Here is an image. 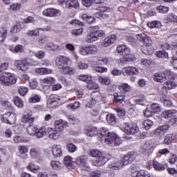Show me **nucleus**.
I'll return each mask as SVG.
<instances>
[{
	"instance_id": "f257e3e1",
	"label": "nucleus",
	"mask_w": 177,
	"mask_h": 177,
	"mask_svg": "<svg viewBox=\"0 0 177 177\" xmlns=\"http://www.w3.org/2000/svg\"><path fill=\"white\" fill-rule=\"evenodd\" d=\"M97 135H100L101 139L104 140L106 145H110L112 147L114 146H120L122 141L121 138L115 133L109 131L105 127H102L97 133Z\"/></svg>"
},
{
	"instance_id": "338daca9",
	"label": "nucleus",
	"mask_w": 177,
	"mask_h": 177,
	"mask_svg": "<svg viewBox=\"0 0 177 177\" xmlns=\"http://www.w3.org/2000/svg\"><path fill=\"white\" fill-rule=\"evenodd\" d=\"M142 44L146 47H150L151 46V44H153V41H151V39H150V37L147 35L145 39H144Z\"/></svg>"
},
{
	"instance_id": "e433bc0d",
	"label": "nucleus",
	"mask_w": 177,
	"mask_h": 177,
	"mask_svg": "<svg viewBox=\"0 0 177 177\" xmlns=\"http://www.w3.org/2000/svg\"><path fill=\"white\" fill-rule=\"evenodd\" d=\"M13 102L15 106H17V107H19V109H23V107L24 106V102L21 100V98H20V97H14Z\"/></svg>"
},
{
	"instance_id": "a878e982",
	"label": "nucleus",
	"mask_w": 177,
	"mask_h": 177,
	"mask_svg": "<svg viewBox=\"0 0 177 177\" xmlns=\"http://www.w3.org/2000/svg\"><path fill=\"white\" fill-rule=\"evenodd\" d=\"M21 122L25 124H32V122H34V117H32V114L30 113L24 115L22 117Z\"/></svg>"
},
{
	"instance_id": "de8ad7c7",
	"label": "nucleus",
	"mask_w": 177,
	"mask_h": 177,
	"mask_svg": "<svg viewBox=\"0 0 177 177\" xmlns=\"http://www.w3.org/2000/svg\"><path fill=\"white\" fill-rule=\"evenodd\" d=\"M28 37H38L39 35V29H34L32 30H28L26 32Z\"/></svg>"
},
{
	"instance_id": "f03ea898",
	"label": "nucleus",
	"mask_w": 177,
	"mask_h": 177,
	"mask_svg": "<svg viewBox=\"0 0 177 177\" xmlns=\"http://www.w3.org/2000/svg\"><path fill=\"white\" fill-rule=\"evenodd\" d=\"M133 156H135V153L129 152L124 156L122 160L117 158L111 159L109 162L108 168L113 171L121 169L124 165H128V164L133 161Z\"/></svg>"
},
{
	"instance_id": "f704fd0d",
	"label": "nucleus",
	"mask_w": 177,
	"mask_h": 177,
	"mask_svg": "<svg viewBox=\"0 0 177 177\" xmlns=\"http://www.w3.org/2000/svg\"><path fill=\"white\" fill-rule=\"evenodd\" d=\"M106 118V121L109 122V124H111V125H115V124H117V118H115L114 114H108Z\"/></svg>"
},
{
	"instance_id": "7c9ffc66",
	"label": "nucleus",
	"mask_w": 177,
	"mask_h": 177,
	"mask_svg": "<svg viewBox=\"0 0 177 177\" xmlns=\"http://www.w3.org/2000/svg\"><path fill=\"white\" fill-rule=\"evenodd\" d=\"M60 70H62L63 74L65 75L69 74V75H73V74H75V70L70 66H64L63 68H61Z\"/></svg>"
},
{
	"instance_id": "5fc2aeb1",
	"label": "nucleus",
	"mask_w": 177,
	"mask_h": 177,
	"mask_svg": "<svg viewBox=\"0 0 177 177\" xmlns=\"http://www.w3.org/2000/svg\"><path fill=\"white\" fill-rule=\"evenodd\" d=\"M120 90L124 93H128V92H131V86L127 83L122 84L120 86Z\"/></svg>"
},
{
	"instance_id": "0e129e2a",
	"label": "nucleus",
	"mask_w": 177,
	"mask_h": 177,
	"mask_svg": "<svg viewBox=\"0 0 177 177\" xmlns=\"http://www.w3.org/2000/svg\"><path fill=\"white\" fill-rule=\"evenodd\" d=\"M90 154L91 157H95L97 158L100 157L103 153L99 150L93 149L92 151H91Z\"/></svg>"
},
{
	"instance_id": "09e8293b",
	"label": "nucleus",
	"mask_w": 177,
	"mask_h": 177,
	"mask_svg": "<svg viewBox=\"0 0 177 177\" xmlns=\"http://www.w3.org/2000/svg\"><path fill=\"white\" fill-rule=\"evenodd\" d=\"M8 35V30L6 28H2L0 30V42H3Z\"/></svg>"
},
{
	"instance_id": "20e7f679",
	"label": "nucleus",
	"mask_w": 177,
	"mask_h": 177,
	"mask_svg": "<svg viewBox=\"0 0 177 177\" xmlns=\"http://www.w3.org/2000/svg\"><path fill=\"white\" fill-rule=\"evenodd\" d=\"M0 82L5 86H10L17 82V77L10 73H3L0 76Z\"/></svg>"
},
{
	"instance_id": "2eb2a0df",
	"label": "nucleus",
	"mask_w": 177,
	"mask_h": 177,
	"mask_svg": "<svg viewBox=\"0 0 177 177\" xmlns=\"http://www.w3.org/2000/svg\"><path fill=\"white\" fill-rule=\"evenodd\" d=\"M18 154L22 160H27L28 158V147L19 145L18 147Z\"/></svg>"
},
{
	"instance_id": "473e14b6",
	"label": "nucleus",
	"mask_w": 177,
	"mask_h": 177,
	"mask_svg": "<svg viewBox=\"0 0 177 177\" xmlns=\"http://www.w3.org/2000/svg\"><path fill=\"white\" fill-rule=\"evenodd\" d=\"M64 164L67 167V168H73L74 165H73V158L71 156H66L64 158Z\"/></svg>"
},
{
	"instance_id": "7ed1b4c3",
	"label": "nucleus",
	"mask_w": 177,
	"mask_h": 177,
	"mask_svg": "<svg viewBox=\"0 0 177 177\" xmlns=\"http://www.w3.org/2000/svg\"><path fill=\"white\" fill-rule=\"evenodd\" d=\"M106 33L103 30H100L99 26L90 27V32L86 36L85 41L88 44L97 41L99 38H104Z\"/></svg>"
},
{
	"instance_id": "a19ab883",
	"label": "nucleus",
	"mask_w": 177,
	"mask_h": 177,
	"mask_svg": "<svg viewBox=\"0 0 177 177\" xmlns=\"http://www.w3.org/2000/svg\"><path fill=\"white\" fill-rule=\"evenodd\" d=\"M163 85L167 89H168V91H171V89H175V88H176V84L169 80L165 82Z\"/></svg>"
},
{
	"instance_id": "39448f33",
	"label": "nucleus",
	"mask_w": 177,
	"mask_h": 177,
	"mask_svg": "<svg viewBox=\"0 0 177 177\" xmlns=\"http://www.w3.org/2000/svg\"><path fill=\"white\" fill-rule=\"evenodd\" d=\"M118 53L123 55L124 62H133L135 56L131 54V49L125 45H120L117 47Z\"/></svg>"
},
{
	"instance_id": "72a5a7b5",
	"label": "nucleus",
	"mask_w": 177,
	"mask_h": 177,
	"mask_svg": "<svg viewBox=\"0 0 177 177\" xmlns=\"http://www.w3.org/2000/svg\"><path fill=\"white\" fill-rule=\"evenodd\" d=\"M46 135V127H41L40 129H37L35 133L36 138L39 139L41 138H44Z\"/></svg>"
},
{
	"instance_id": "ea45409f",
	"label": "nucleus",
	"mask_w": 177,
	"mask_h": 177,
	"mask_svg": "<svg viewBox=\"0 0 177 177\" xmlns=\"http://www.w3.org/2000/svg\"><path fill=\"white\" fill-rule=\"evenodd\" d=\"M50 167L53 169H62L63 168V164L58 160H52L50 162Z\"/></svg>"
},
{
	"instance_id": "bf43d9fd",
	"label": "nucleus",
	"mask_w": 177,
	"mask_h": 177,
	"mask_svg": "<svg viewBox=\"0 0 177 177\" xmlns=\"http://www.w3.org/2000/svg\"><path fill=\"white\" fill-rule=\"evenodd\" d=\"M27 92H28V88L26 86H21L18 88V93L21 96H26V95H27Z\"/></svg>"
},
{
	"instance_id": "423d86ee",
	"label": "nucleus",
	"mask_w": 177,
	"mask_h": 177,
	"mask_svg": "<svg viewBox=\"0 0 177 177\" xmlns=\"http://www.w3.org/2000/svg\"><path fill=\"white\" fill-rule=\"evenodd\" d=\"M124 127H122V131H124L127 135H135L139 132V127L137 124H132L129 123H124Z\"/></svg>"
},
{
	"instance_id": "bb28decb",
	"label": "nucleus",
	"mask_w": 177,
	"mask_h": 177,
	"mask_svg": "<svg viewBox=\"0 0 177 177\" xmlns=\"http://www.w3.org/2000/svg\"><path fill=\"white\" fill-rule=\"evenodd\" d=\"M86 135L88 136H90L91 138H93V136H96L97 135L98 131H97V127H88L86 131H85Z\"/></svg>"
},
{
	"instance_id": "c9c22d12",
	"label": "nucleus",
	"mask_w": 177,
	"mask_h": 177,
	"mask_svg": "<svg viewBox=\"0 0 177 177\" xmlns=\"http://www.w3.org/2000/svg\"><path fill=\"white\" fill-rule=\"evenodd\" d=\"M35 73L40 74V75H44L46 74H50V73H52V70L46 68H38L35 69Z\"/></svg>"
},
{
	"instance_id": "37998d69",
	"label": "nucleus",
	"mask_w": 177,
	"mask_h": 177,
	"mask_svg": "<svg viewBox=\"0 0 177 177\" xmlns=\"http://www.w3.org/2000/svg\"><path fill=\"white\" fill-rule=\"evenodd\" d=\"M37 131H38V129H37V127L33 125H30L27 128V132L28 135H30V136H35Z\"/></svg>"
},
{
	"instance_id": "4c0bfd02",
	"label": "nucleus",
	"mask_w": 177,
	"mask_h": 177,
	"mask_svg": "<svg viewBox=\"0 0 177 177\" xmlns=\"http://www.w3.org/2000/svg\"><path fill=\"white\" fill-rule=\"evenodd\" d=\"M162 75L165 82H167V81H171V80H174V73H172L171 71H165Z\"/></svg>"
},
{
	"instance_id": "6e6d98bb",
	"label": "nucleus",
	"mask_w": 177,
	"mask_h": 177,
	"mask_svg": "<svg viewBox=\"0 0 177 177\" xmlns=\"http://www.w3.org/2000/svg\"><path fill=\"white\" fill-rule=\"evenodd\" d=\"M68 120L71 124L73 125H77V124H80V119L75 118V116L73 115H68Z\"/></svg>"
},
{
	"instance_id": "dca6fc26",
	"label": "nucleus",
	"mask_w": 177,
	"mask_h": 177,
	"mask_svg": "<svg viewBox=\"0 0 177 177\" xmlns=\"http://www.w3.org/2000/svg\"><path fill=\"white\" fill-rule=\"evenodd\" d=\"M169 130V124H165L159 126L155 131L154 135L156 136H164L167 132Z\"/></svg>"
},
{
	"instance_id": "393cba45",
	"label": "nucleus",
	"mask_w": 177,
	"mask_h": 177,
	"mask_svg": "<svg viewBox=\"0 0 177 177\" xmlns=\"http://www.w3.org/2000/svg\"><path fill=\"white\" fill-rule=\"evenodd\" d=\"M151 149H153V144L147 141L142 145L141 150L144 154H149V153L151 151Z\"/></svg>"
},
{
	"instance_id": "3c124183",
	"label": "nucleus",
	"mask_w": 177,
	"mask_h": 177,
	"mask_svg": "<svg viewBox=\"0 0 177 177\" xmlns=\"http://www.w3.org/2000/svg\"><path fill=\"white\" fill-rule=\"evenodd\" d=\"M30 156H32V158H37V157L39 156V149L37 148H31L30 149Z\"/></svg>"
},
{
	"instance_id": "0eeeda50",
	"label": "nucleus",
	"mask_w": 177,
	"mask_h": 177,
	"mask_svg": "<svg viewBox=\"0 0 177 177\" xmlns=\"http://www.w3.org/2000/svg\"><path fill=\"white\" fill-rule=\"evenodd\" d=\"M99 102H101L102 103H106V98L102 97L100 93L96 92L94 94V97H93L91 101L87 103L86 107L92 109V107H93V106H95V104Z\"/></svg>"
},
{
	"instance_id": "603ef678",
	"label": "nucleus",
	"mask_w": 177,
	"mask_h": 177,
	"mask_svg": "<svg viewBox=\"0 0 177 177\" xmlns=\"http://www.w3.org/2000/svg\"><path fill=\"white\" fill-rule=\"evenodd\" d=\"M41 101V96L33 94L30 98H29V103H37L38 102Z\"/></svg>"
},
{
	"instance_id": "f3484780",
	"label": "nucleus",
	"mask_w": 177,
	"mask_h": 177,
	"mask_svg": "<svg viewBox=\"0 0 177 177\" xmlns=\"http://www.w3.org/2000/svg\"><path fill=\"white\" fill-rule=\"evenodd\" d=\"M59 102H60V97H59V95L55 94L50 95L48 104H50V107H56V106L59 104Z\"/></svg>"
},
{
	"instance_id": "49530a36",
	"label": "nucleus",
	"mask_w": 177,
	"mask_h": 177,
	"mask_svg": "<svg viewBox=\"0 0 177 177\" xmlns=\"http://www.w3.org/2000/svg\"><path fill=\"white\" fill-rule=\"evenodd\" d=\"M156 56L160 59H168L169 57L168 53L164 50L156 52Z\"/></svg>"
},
{
	"instance_id": "864d4df0",
	"label": "nucleus",
	"mask_w": 177,
	"mask_h": 177,
	"mask_svg": "<svg viewBox=\"0 0 177 177\" xmlns=\"http://www.w3.org/2000/svg\"><path fill=\"white\" fill-rule=\"evenodd\" d=\"M16 114H15L14 113H10V115L8 120V122L6 124L13 125V124H16Z\"/></svg>"
},
{
	"instance_id": "8fccbe9b",
	"label": "nucleus",
	"mask_w": 177,
	"mask_h": 177,
	"mask_svg": "<svg viewBox=\"0 0 177 177\" xmlns=\"http://www.w3.org/2000/svg\"><path fill=\"white\" fill-rule=\"evenodd\" d=\"M166 20L170 23H177V16L175 14L170 13L167 17Z\"/></svg>"
},
{
	"instance_id": "aec40b11",
	"label": "nucleus",
	"mask_w": 177,
	"mask_h": 177,
	"mask_svg": "<svg viewBox=\"0 0 177 177\" xmlns=\"http://www.w3.org/2000/svg\"><path fill=\"white\" fill-rule=\"evenodd\" d=\"M106 161L107 160H106V157L102 154L101 156L97 158V159L93 161L92 164L95 167H103V165L106 164Z\"/></svg>"
},
{
	"instance_id": "6e6552de",
	"label": "nucleus",
	"mask_w": 177,
	"mask_h": 177,
	"mask_svg": "<svg viewBox=\"0 0 177 177\" xmlns=\"http://www.w3.org/2000/svg\"><path fill=\"white\" fill-rule=\"evenodd\" d=\"M88 162V157L86 156H81L76 158L75 162L78 167H80L83 171H91V167L86 163Z\"/></svg>"
},
{
	"instance_id": "e2e57ef3",
	"label": "nucleus",
	"mask_w": 177,
	"mask_h": 177,
	"mask_svg": "<svg viewBox=\"0 0 177 177\" xmlns=\"http://www.w3.org/2000/svg\"><path fill=\"white\" fill-rule=\"evenodd\" d=\"M99 82L102 84V85H110L111 80L109 77H101L99 79Z\"/></svg>"
},
{
	"instance_id": "412c9836",
	"label": "nucleus",
	"mask_w": 177,
	"mask_h": 177,
	"mask_svg": "<svg viewBox=\"0 0 177 177\" xmlns=\"http://www.w3.org/2000/svg\"><path fill=\"white\" fill-rule=\"evenodd\" d=\"M116 38H117V36H115V35H111V37L105 38L102 43L103 46L105 48H107V46H110V45L115 42Z\"/></svg>"
},
{
	"instance_id": "c756f323",
	"label": "nucleus",
	"mask_w": 177,
	"mask_h": 177,
	"mask_svg": "<svg viewBox=\"0 0 177 177\" xmlns=\"http://www.w3.org/2000/svg\"><path fill=\"white\" fill-rule=\"evenodd\" d=\"M113 102L115 103H120V102H122L125 99V95L121 93H113Z\"/></svg>"
},
{
	"instance_id": "ddd939ff",
	"label": "nucleus",
	"mask_w": 177,
	"mask_h": 177,
	"mask_svg": "<svg viewBox=\"0 0 177 177\" xmlns=\"http://www.w3.org/2000/svg\"><path fill=\"white\" fill-rule=\"evenodd\" d=\"M80 53L83 56H86V55H96L97 53V48L95 46L83 47L80 50Z\"/></svg>"
},
{
	"instance_id": "1a4fd4ad",
	"label": "nucleus",
	"mask_w": 177,
	"mask_h": 177,
	"mask_svg": "<svg viewBox=\"0 0 177 177\" xmlns=\"http://www.w3.org/2000/svg\"><path fill=\"white\" fill-rule=\"evenodd\" d=\"M70 62H71L70 58L63 55L58 56L55 59L56 66L58 67V68H59V70L64 67H66L65 66H67Z\"/></svg>"
},
{
	"instance_id": "9b49d317",
	"label": "nucleus",
	"mask_w": 177,
	"mask_h": 177,
	"mask_svg": "<svg viewBox=\"0 0 177 177\" xmlns=\"http://www.w3.org/2000/svg\"><path fill=\"white\" fill-rule=\"evenodd\" d=\"M15 66L21 71H27L28 70V61L27 59L17 60L15 62Z\"/></svg>"
},
{
	"instance_id": "a18cd8bd",
	"label": "nucleus",
	"mask_w": 177,
	"mask_h": 177,
	"mask_svg": "<svg viewBox=\"0 0 177 177\" xmlns=\"http://www.w3.org/2000/svg\"><path fill=\"white\" fill-rule=\"evenodd\" d=\"M153 124L154 123L150 119H147L143 122V128L147 129V131H149V129H150Z\"/></svg>"
},
{
	"instance_id": "9d476101",
	"label": "nucleus",
	"mask_w": 177,
	"mask_h": 177,
	"mask_svg": "<svg viewBox=\"0 0 177 177\" xmlns=\"http://www.w3.org/2000/svg\"><path fill=\"white\" fill-rule=\"evenodd\" d=\"M99 10L100 13L96 14V16L99 19H109L108 13H110V12H113V9H111V8L103 6L99 7Z\"/></svg>"
},
{
	"instance_id": "4468645a",
	"label": "nucleus",
	"mask_w": 177,
	"mask_h": 177,
	"mask_svg": "<svg viewBox=\"0 0 177 177\" xmlns=\"http://www.w3.org/2000/svg\"><path fill=\"white\" fill-rule=\"evenodd\" d=\"M48 133L49 139H53V140H57L62 138V133L59 130L53 128H48L47 131Z\"/></svg>"
},
{
	"instance_id": "6ab92c4d",
	"label": "nucleus",
	"mask_w": 177,
	"mask_h": 177,
	"mask_svg": "<svg viewBox=\"0 0 177 177\" xmlns=\"http://www.w3.org/2000/svg\"><path fill=\"white\" fill-rule=\"evenodd\" d=\"M66 9H80V3L77 0H68L66 2Z\"/></svg>"
},
{
	"instance_id": "f8f14e48",
	"label": "nucleus",
	"mask_w": 177,
	"mask_h": 177,
	"mask_svg": "<svg viewBox=\"0 0 177 177\" xmlns=\"http://www.w3.org/2000/svg\"><path fill=\"white\" fill-rule=\"evenodd\" d=\"M42 13L44 16H46L47 17H59L62 15V12L59 10L55 8H47Z\"/></svg>"
},
{
	"instance_id": "4d7b16f0",
	"label": "nucleus",
	"mask_w": 177,
	"mask_h": 177,
	"mask_svg": "<svg viewBox=\"0 0 177 177\" xmlns=\"http://www.w3.org/2000/svg\"><path fill=\"white\" fill-rule=\"evenodd\" d=\"M87 88L88 89L96 90L99 89V85H97L95 82L90 80L87 84Z\"/></svg>"
},
{
	"instance_id": "c03bdc74",
	"label": "nucleus",
	"mask_w": 177,
	"mask_h": 177,
	"mask_svg": "<svg viewBox=\"0 0 177 177\" xmlns=\"http://www.w3.org/2000/svg\"><path fill=\"white\" fill-rule=\"evenodd\" d=\"M66 148L69 153H75L77 147L73 143L69 142L66 145Z\"/></svg>"
},
{
	"instance_id": "680f3d73",
	"label": "nucleus",
	"mask_w": 177,
	"mask_h": 177,
	"mask_svg": "<svg viewBox=\"0 0 177 177\" xmlns=\"http://www.w3.org/2000/svg\"><path fill=\"white\" fill-rule=\"evenodd\" d=\"M155 81H156V82H165L164 76L162 73H155Z\"/></svg>"
},
{
	"instance_id": "c85d7f7f",
	"label": "nucleus",
	"mask_w": 177,
	"mask_h": 177,
	"mask_svg": "<svg viewBox=\"0 0 177 177\" xmlns=\"http://www.w3.org/2000/svg\"><path fill=\"white\" fill-rule=\"evenodd\" d=\"M82 19L83 20H85L88 24H92L93 23H95V21H96V19L95 17L86 13H84L82 15Z\"/></svg>"
},
{
	"instance_id": "4be33fe9",
	"label": "nucleus",
	"mask_w": 177,
	"mask_h": 177,
	"mask_svg": "<svg viewBox=\"0 0 177 177\" xmlns=\"http://www.w3.org/2000/svg\"><path fill=\"white\" fill-rule=\"evenodd\" d=\"M124 70L127 75H138L139 74V70L133 66H127L124 68Z\"/></svg>"
},
{
	"instance_id": "13d9d810",
	"label": "nucleus",
	"mask_w": 177,
	"mask_h": 177,
	"mask_svg": "<svg viewBox=\"0 0 177 177\" xmlns=\"http://www.w3.org/2000/svg\"><path fill=\"white\" fill-rule=\"evenodd\" d=\"M27 169L28 171H31V172H37L39 169V166H37L33 163H29L27 167Z\"/></svg>"
},
{
	"instance_id": "774afa93",
	"label": "nucleus",
	"mask_w": 177,
	"mask_h": 177,
	"mask_svg": "<svg viewBox=\"0 0 177 177\" xmlns=\"http://www.w3.org/2000/svg\"><path fill=\"white\" fill-rule=\"evenodd\" d=\"M68 125V122H64L58 125L57 127V129L59 132H62V131H64V128H66Z\"/></svg>"
},
{
	"instance_id": "a211bd4d",
	"label": "nucleus",
	"mask_w": 177,
	"mask_h": 177,
	"mask_svg": "<svg viewBox=\"0 0 177 177\" xmlns=\"http://www.w3.org/2000/svg\"><path fill=\"white\" fill-rule=\"evenodd\" d=\"M53 156L55 158L62 157L63 151H62V146L54 144L52 146Z\"/></svg>"
},
{
	"instance_id": "052dcab7",
	"label": "nucleus",
	"mask_w": 177,
	"mask_h": 177,
	"mask_svg": "<svg viewBox=\"0 0 177 177\" xmlns=\"http://www.w3.org/2000/svg\"><path fill=\"white\" fill-rule=\"evenodd\" d=\"M169 41L172 44L173 46H177V34L169 36Z\"/></svg>"
},
{
	"instance_id": "cd10ccee",
	"label": "nucleus",
	"mask_w": 177,
	"mask_h": 177,
	"mask_svg": "<svg viewBox=\"0 0 177 177\" xmlns=\"http://www.w3.org/2000/svg\"><path fill=\"white\" fill-rule=\"evenodd\" d=\"M175 114H176V110L170 109V110L165 111L164 112H162L161 115L162 118L167 119V118H171L174 117Z\"/></svg>"
},
{
	"instance_id": "2f4dec72",
	"label": "nucleus",
	"mask_w": 177,
	"mask_h": 177,
	"mask_svg": "<svg viewBox=\"0 0 177 177\" xmlns=\"http://www.w3.org/2000/svg\"><path fill=\"white\" fill-rule=\"evenodd\" d=\"M149 28H161L162 24L160 21H152L147 24Z\"/></svg>"
},
{
	"instance_id": "79ce46f5",
	"label": "nucleus",
	"mask_w": 177,
	"mask_h": 177,
	"mask_svg": "<svg viewBox=\"0 0 177 177\" xmlns=\"http://www.w3.org/2000/svg\"><path fill=\"white\" fill-rule=\"evenodd\" d=\"M175 134H167L164 138L165 145H169V143H172V141L175 139Z\"/></svg>"
},
{
	"instance_id": "5701e85b",
	"label": "nucleus",
	"mask_w": 177,
	"mask_h": 177,
	"mask_svg": "<svg viewBox=\"0 0 177 177\" xmlns=\"http://www.w3.org/2000/svg\"><path fill=\"white\" fill-rule=\"evenodd\" d=\"M59 48V46L53 42L47 43L44 46V49L47 52H54V50H57Z\"/></svg>"
},
{
	"instance_id": "58836bf2",
	"label": "nucleus",
	"mask_w": 177,
	"mask_h": 177,
	"mask_svg": "<svg viewBox=\"0 0 177 177\" xmlns=\"http://www.w3.org/2000/svg\"><path fill=\"white\" fill-rule=\"evenodd\" d=\"M153 168L156 171H164V169H165L164 165L158 162V161H157L156 158L153 160Z\"/></svg>"
},
{
	"instance_id": "69168bd1",
	"label": "nucleus",
	"mask_w": 177,
	"mask_h": 177,
	"mask_svg": "<svg viewBox=\"0 0 177 177\" xmlns=\"http://www.w3.org/2000/svg\"><path fill=\"white\" fill-rule=\"evenodd\" d=\"M151 110H152L153 113H158L161 111V107L160 105H158V104H152L151 105Z\"/></svg>"
},
{
	"instance_id": "b1692460",
	"label": "nucleus",
	"mask_w": 177,
	"mask_h": 177,
	"mask_svg": "<svg viewBox=\"0 0 177 177\" xmlns=\"http://www.w3.org/2000/svg\"><path fill=\"white\" fill-rule=\"evenodd\" d=\"M132 177H150V174L147 171H136L131 174Z\"/></svg>"
}]
</instances>
